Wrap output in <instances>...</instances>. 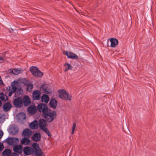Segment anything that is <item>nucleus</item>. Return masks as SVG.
I'll return each instance as SVG.
<instances>
[{
	"instance_id": "10",
	"label": "nucleus",
	"mask_w": 156,
	"mask_h": 156,
	"mask_svg": "<svg viewBox=\"0 0 156 156\" xmlns=\"http://www.w3.org/2000/svg\"><path fill=\"white\" fill-rule=\"evenodd\" d=\"M47 122L45 119H41L39 121V124L40 128L42 129L47 127Z\"/></svg>"
},
{
	"instance_id": "18",
	"label": "nucleus",
	"mask_w": 156,
	"mask_h": 156,
	"mask_svg": "<svg viewBox=\"0 0 156 156\" xmlns=\"http://www.w3.org/2000/svg\"><path fill=\"white\" fill-rule=\"evenodd\" d=\"M57 101L54 98L51 99L49 102L50 105L53 108H55L57 105Z\"/></svg>"
},
{
	"instance_id": "6",
	"label": "nucleus",
	"mask_w": 156,
	"mask_h": 156,
	"mask_svg": "<svg viewBox=\"0 0 156 156\" xmlns=\"http://www.w3.org/2000/svg\"><path fill=\"white\" fill-rule=\"evenodd\" d=\"M41 88L44 93L48 94H51L52 93V90L48 85L43 84L41 86Z\"/></svg>"
},
{
	"instance_id": "11",
	"label": "nucleus",
	"mask_w": 156,
	"mask_h": 156,
	"mask_svg": "<svg viewBox=\"0 0 156 156\" xmlns=\"http://www.w3.org/2000/svg\"><path fill=\"white\" fill-rule=\"evenodd\" d=\"M18 84V83L17 81H14L13 83L11 84L12 88L11 90L9 92V96H11L12 93H15V91L16 90V86Z\"/></svg>"
},
{
	"instance_id": "25",
	"label": "nucleus",
	"mask_w": 156,
	"mask_h": 156,
	"mask_svg": "<svg viewBox=\"0 0 156 156\" xmlns=\"http://www.w3.org/2000/svg\"><path fill=\"white\" fill-rule=\"evenodd\" d=\"M9 72L15 75H17L20 73V70L16 69H10Z\"/></svg>"
},
{
	"instance_id": "35",
	"label": "nucleus",
	"mask_w": 156,
	"mask_h": 156,
	"mask_svg": "<svg viewBox=\"0 0 156 156\" xmlns=\"http://www.w3.org/2000/svg\"><path fill=\"white\" fill-rule=\"evenodd\" d=\"M3 134L2 131L0 130V139L1 138Z\"/></svg>"
},
{
	"instance_id": "22",
	"label": "nucleus",
	"mask_w": 156,
	"mask_h": 156,
	"mask_svg": "<svg viewBox=\"0 0 156 156\" xmlns=\"http://www.w3.org/2000/svg\"><path fill=\"white\" fill-rule=\"evenodd\" d=\"M110 41L111 43V46L113 48L115 47L118 43V40L115 38H111L110 39Z\"/></svg>"
},
{
	"instance_id": "40",
	"label": "nucleus",
	"mask_w": 156,
	"mask_h": 156,
	"mask_svg": "<svg viewBox=\"0 0 156 156\" xmlns=\"http://www.w3.org/2000/svg\"><path fill=\"white\" fill-rule=\"evenodd\" d=\"M74 130H75V129H72V132H71V134H73V133L74 131Z\"/></svg>"
},
{
	"instance_id": "17",
	"label": "nucleus",
	"mask_w": 156,
	"mask_h": 156,
	"mask_svg": "<svg viewBox=\"0 0 156 156\" xmlns=\"http://www.w3.org/2000/svg\"><path fill=\"white\" fill-rule=\"evenodd\" d=\"M41 138V136L39 133H36L34 134L32 136L33 140L35 142L39 141Z\"/></svg>"
},
{
	"instance_id": "21",
	"label": "nucleus",
	"mask_w": 156,
	"mask_h": 156,
	"mask_svg": "<svg viewBox=\"0 0 156 156\" xmlns=\"http://www.w3.org/2000/svg\"><path fill=\"white\" fill-rule=\"evenodd\" d=\"M11 107L12 105L10 103H5L3 105V110L5 112H7L10 110Z\"/></svg>"
},
{
	"instance_id": "15",
	"label": "nucleus",
	"mask_w": 156,
	"mask_h": 156,
	"mask_svg": "<svg viewBox=\"0 0 156 156\" xmlns=\"http://www.w3.org/2000/svg\"><path fill=\"white\" fill-rule=\"evenodd\" d=\"M38 126V122L35 120L30 124V127L33 129H37Z\"/></svg>"
},
{
	"instance_id": "24",
	"label": "nucleus",
	"mask_w": 156,
	"mask_h": 156,
	"mask_svg": "<svg viewBox=\"0 0 156 156\" xmlns=\"http://www.w3.org/2000/svg\"><path fill=\"white\" fill-rule=\"evenodd\" d=\"M11 154V150L9 149L5 150L2 152L3 156H10Z\"/></svg>"
},
{
	"instance_id": "7",
	"label": "nucleus",
	"mask_w": 156,
	"mask_h": 156,
	"mask_svg": "<svg viewBox=\"0 0 156 156\" xmlns=\"http://www.w3.org/2000/svg\"><path fill=\"white\" fill-rule=\"evenodd\" d=\"M23 151L25 155H28L32 154L34 152V150L33 148L28 147H25Z\"/></svg>"
},
{
	"instance_id": "4",
	"label": "nucleus",
	"mask_w": 156,
	"mask_h": 156,
	"mask_svg": "<svg viewBox=\"0 0 156 156\" xmlns=\"http://www.w3.org/2000/svg\"><path fill=\"white\" fill-rule=\"evenodd\" d=\"M6 140L7 142L9 145L13 146L17 145L19 142V139L17 138H8Z\"/></svg>"
},
{
	"instance_id": "5",
	"label": "nucleus",
	"mask_w": 156,
	"mask_h": 156,
	"mask_svg": "<svg viewBox=\"0 0 156 156\" xmlns=\"http://www.w3.org/2000/svg\"><path fill=\"white\" fill-rule=\"evenodd\" d=\"M13 104L16 107L18 108L22 107L23 105L22 99L19 97L14 99L13 101Z\"/></svg>"
},
{
	"instance_id": "29",
	"label": "nucleus",
	"mask_w": 156,
	"mask_h": 156,
	"mask_svg": "<svg viewBox=\"0 0 156 156\" xmlns=\"http://www.w3.org/2000/svg\"><path fill=\"white\" fill-rule=\"evenodd\" d=\"M23 93V91L22 89L21 88H16V90L15 91V94H17V95L22 94Z\"/></svg>"
},
{
	"instance_id": "3",
	"label": "nucleus",
	"mask_w": 156,
	"mask_h": 156,
	"mask_svg": "<svg viewBox=\"0 0 156 156\" xmlns=\"http://www.w3.org/2000/svg\"><path fill=\"white\" fill-rule=\"evenodd\" d=\"M30 70L35 77H41L43 76V73L39 70L37 67L31 66L30 68Z\"/></svg>"
},
{
	"instance_id": "28",
	"label": "nucleus",
	"mask_w": 156,
	"mask_h": 156,
	"mask_svg": "<svg viewBox=\"0 0 156 156\" xmlns=\"http://www.w3.org/2000/svg\"><path fill=\"white\" fill-rule=\"evenodd\" d=\"M0 98L3 101H6L8 99L6 96L3 93H0Z\"/></svg>"
},
{
	"instance_id": "38",
	"label": "nucleus",
	"mask_w": 156,
	"mask_h": 156,
	"mask_svg": "<svg viewBox=\"0 0 156 156\" xmlns=\"http://www.w3.org/2000/svg\"><path fill=\"white\" fill-rule=\"evenodd\" d=\"M3 61V59L2 57L0 56V63L2 62Z\"/></svg>"
},
{
	"instance_id": "36",
	"label": "nucleus",
	"mask_w": 156,
	"mask_h": 156,
	"mask_svg": "<svg viewBox=\"0 0 156 156\" xmlns=\"http://www.w3.org/2000/svg\"><path fill=\"white\" fill-rule=\"evenodd\" d=\"M76 126V123L75 122L73 123L72 129H75Z\"/></svg>"
},
{
	"instance_id": "1",
	"label": "nucleus",
	"mask_w": 156,
	"mask_h": 156,
	"mask_svg": "<svg viewBox=\"0 0 156 156\" xmlns=\"http://www.w3.org/2000/svg\"><path fill=\"white\" fill-rule=\"evenodd\" d=\"M37 108L40 112L43 113L44 118L48 122H51L55 118L56 112L50 110L46 104H40L37 106Z\"/></svg>"
},
{
	"instance_id": "23",
	"label": "nucleus",
	"mask_w": 156,
	"mask_h": 156,
	"mask_svg": "<svg viewBox=\"0 0 156 156\" xmlns=\"http://www.w3.org/2000/svg\"><path fill=\"white\" fill-rule=\"evenodd\" d=\"M49 100V98L47 94H44L41 97V100L43 102L47 103L48 102Z\"/></svg>"
},
{
	"instance_id": "33",
	"label": "nucleus",
	"mask_w": 156,
	"mask_h": 156,
	"mask_svg": "<svg viewBox=\"0 0 156 156\" xmlns=\"http://www.w3.org/2000/svg\"><path fill=\"white\" fill-rule=\"evenodd\" d=\"M32 146L33 147L34 149H37V148H38L39 147V144L36 143H33L32 144Z\"/></svg>"
},
{
	"instance_id": "39",
	"label": "nucleus",
	"mask_w": 156,
	"mask_h": 156,
	"mask_svg": "<svg viewBox=\"0 0 156 156\" xmlns=\"http://www.w3.org/2000/svg\"><path fill=\"white\" fill-rule=\"evenodd\" d=\"M1 84H3V82L0 76V85Z\"/></svg>"
},
{
	"instance_id": "16",
	"label": "nucleus",
	"mask_w": 156,
	"mask_h": 156,
	"mask_svg": "<svg viewBox=\"0 0 156 156\" xmlns=\"http://www.w3.org/2000/svg\"><path fill=\"white\" fill-rule=\"evenodd\" d=\"M23 102L25 106L29 105L30 103V100L29 96L25 95L23 98Z\"/></svg>"
},
{
	"instance_id": "41",
	"label": "nucleus",
	"mask_w": 156,
	"mask_h": 156,
	"mask_svg": "<svg viewBox=\"0 0 156 156\" xmlns=\"http://www.w3.org/2000/svg\"><path fill=\"white\" fill-rule=\"evenodd\" d=\"M10 87H9V89H10Z\"/></svg>"
},
{
	"instance_id": "19",
	"label": "nucleus",
	"mask_w": 156,
	"mask_h": 156,
	"mask_svg": "<svg viewBox=\"0 0 156 156\" xmlns=\"http://www.w3.org/2000/svg\"><path fill=\"white\" fill-rule=\"evenodd\" d=\"M28 112L31 114H34L35 113L37 109L36 107L34 105H30L29 106L27 109Z\"/></svg>"
},
{
	"instance_id": "2",
	"label": "nucleus",
	"mask_w": 156,
	"mask_h": 156,
	"mask_svg": "<svg viewBox=\"0 0 156 156\" xmlns=\"http://www.w3.org/2000/svg\"><path fill=\"white\" fill-rule=\"evenodd\" d=\"M59 97L63 100H70L72 98V96L68 93H67L64 90H59L58 91Z\"/></svg>"
},
{
	"instance_id": "13",
	"label": "nucleus",
	"mask_w": 156,
	"mask_h": 156,
	"mask_svg": "<svg viewBox=\"0 0 156 156\" xmlns=\"http://www.w3.org/2000/svg\"><path fill=\"white\" fill-rule=\"evenodd\" d=\"M13 150L15 152L21 154L23 151V147L21 145H16L13 147Z\"/></svg>"
},
{
	"instance_id": "26",
	"label": "nucleus",
	"mask_w": 156,
	"mask_h": 156,
	"mask_svg": "<svg viewBox=\"0 0 156 156\" xmlns=\"http://www.w3.org/2000/svg\"><path fill=\"white\" fill-rule=\"evenodd\" d=\"M11 132L13 135L16 134L18 132V128L17 127H12L11 128Z\"/></svg>"
},
{
	"instance_id": "34",
	"label": "nucleus",
	"mask_w": 156,
	"mask_h": 156,
	"mask_svg": "<svg viewBox=\"0 0 156 156\" xmlns=\"http://www.w3.org/2000/svg\"><path fill=\"white\" fill-rule=\"evenodd\" d=\"M3 148V144L0 143V152L2 151Z\"/></svg>"
},
{
	"instance_id": "37",
	"label": "nucleus",
	"mask_w": 156,
	"mask_h": 156,
	"mask_svg": "<svg viewBox=\"0 0 156 156\" xmlns=\"http://www.w3.org/2000/svg\"><path fill=\"white\" fill-rule=\"evenodd\" d=\"M11 156H19V155L17 154L13 153L12 154Z\"/></svg>"
},
{
	"instance_id": "14",
	"label": "nucleus",
	"mask_w": 156,
	"mask_h": 156,
	"mask_svg": "<svg viewBox=\"0 0 156 156\" xmlns=\"http://www.w3.org/2000/svg\"><path fill=\"white\" fill-rule=\"evenodd\" d=\"M32 132L29 129H26L23 131L22 133V135L26 137H30L31 135Z\"/></svg>"
},
{
	"instance_id": "32",
	"label": "nucleus",
	"mask_w": 156,
	"mask_h": 156,
	"mask_svg": "<svg viewBox=\"0 0 156 156\" xmlns=\"http://www.w3.org/2000/svg\"><path fill=\"white\" fill-rule=\"evenodd\" d=\"M42 130H43L44 132L47 133V134L48 135V136H51V133L49 132V131L48 130V129L47 127L45 128L44 129H42Z\"/></svg>"
},
{
	"instance_id": "12",
	"label": "nucleus",
	"mask_w": 156,
	"mask_h": 156,
	"mask_svg": "<svg viewBox=\"0 0 156 156\" xmlns=\"http://www.w3.org/2000/svg\"><path fill=\"white\" fill-rule=\"evenodd\" d=\"M41 93L39 90H35L33 93V98L34 100H38L41 98Z\"/></svg>"
},
{
	"instance_id": "31",
	"label": "nucleus",
	"mask_w": 156,
	"mask_h": 156,
	"mask_svg": "<svg viewBox=\"0 0 156 156\" xmlns=\"http://www.w3.org/2000/svg\"><path fill=\"white\" fill-rule=\"evenodd\" d=\"M35 154L37 156H43L42 152L40 149H37L35 151Z\"/></svg>"
},
{
	"instance_id": "9",
	"label": "nucleus",
	"mask_w": 156,
	"mask_h": 156,
	"mask_svg": "<svg viewBox=\"0 0 156 156\" xmlns=\"http://www.w3.org/2000/svg\"><path fill=\"white\" fill-rule=\"evenodd\" d=\"M16 117L19 122H23L26 118V115L24 113L20 112L17 115Z\"/></svg>"
},
{
	"instance_id": "8",
	"label": "nucleus",
	"mask_w": 156,
	"mask_h": 156,
	"mask_svg": "<svg viewBox=\"0 0 156 156\" xmlns=\"http://www.w3.org/2000/svg\"><path fill=\"white\" fill-rule=\"evenodd\" d=\"M64 54L66 55L69 58H72L73 59H77L78 58L76 54L70 52H68L66 51L64 52Z\"/></svg>"
},
{
	"instance_id": "30",
	"label": "nucleus",
	"mask_w": 156,
	"mask_h": 156,
	"mask_svg": "<svg viewBox=\"0 0 156 156\" xmlns=\"http://www.w3.org/2000/svg\"><path fill=\"white\" fill-rule=\"evenodd\" d=\"M27 90L29 92L30 91L33 87V84L30 83H29L27 84Z\"/></svg>"
},
{
	"instance_id": "27",
	"label": "nucleus",
	"mask_w": 156,
	"mask_h": 156,
	"mask_svg": "<svg viewBox=\"0 0 156 156\" xmlns=\"http://www.w3.org/2000/svg\"><path fill=\"white\" fill-rule=\"evenodd\" d=\"M64 66L65 67V72L69 70H71L73 68L72 66L69 64L67 63H65L64 65Z\"/></svg>"
},
{
	"instance_id": "20",
	"label": "nucleus",
	"mask_w": 156,
	"mask_h": 156,
	"mask_svg": "<svg viewBox=\"0 0 156 156\" xmlns=\"http://www.w3.org/2000/svg\"><path fill=\"white\" fill-rule=\"evenodd\" d=\"M30 140L27 137L23 138L21 140V143L22 145H28L30 143Z\"/></svg>"
}]
</instances>
